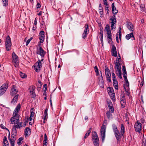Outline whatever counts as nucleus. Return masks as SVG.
Returning <instances> with one entry per match:
<instances>
[{
	"label": "nucleus",
	"mask_w": 146,
	"mask_h": 146,
	"mask_svg": "<svg viewBox=\"0 0 146 146\" xmlns=\"http://www.w3.org/2000/svg\"><path fill=\"white\" fill-rule=\"evenodd\" d=\"M115 66L116 72H121V68L120 64L119 62L116 61L115 62Z\"/></svg>",
	"instance_id": "obj_15"
},
{
	"label": "nucleus",
	"mask_w": 146,
	"mask_h": 146,
	"mask_svg": "<svg viewBox=\"0 0 146 146\" xmlns=\"http://www.w3.org/2000/svg\"><path fill=\"white\" fill-rule=\"evenodd\" d=\"M19 95L17 94L13 98L11 102V103L13 104H14L15 103H16L17 100L18 98V97Z\"/></svg>",
	"instance_id": "obj_25"
},
{
	"label": "nucleus",
	"mask_w": 146,
	"mask_h": 146,
	"mask_svg": "<svg viewBox=\"0 0 146 146\" xmlns=\"http://www.w3.org/2000/svg\"><path fill=\"white\" fill-rule=\"evenodd\" d=\"M42 67V64L40 60H39L35 63L34 66L35 70L36 72H37L40 70Z\"/></svg>",
	"instance_id": "obj_11"
},
{
	"label": "nucleus",
	"mask_w": 146,
	"mask_h": 146,
	"mask_svg": "<svg viewBox=\"0 0 146 146\" xmlns=\"http://www.w3.org/2000/svg\"><path fill=\"white\" fill-rule=\"evenodd\" d=\"M110 23L111 24V27L112 30L114 31L116 26V17L114 15L110 17Z\"/></svg>",
	"instance_id": "obj_2"
},
{
	"label": "nucleus",
	"mask_w": 146,
	"mask_h": 146,
	"mask_svg": "<svg viewBox=\"0 0 146 146\" xmlns=\"http://www.w3.org/2000/svg\"><path fill=\"white\" fill-rule=\"evenodd\" d=\"M94 70L95 72L96 73V75L98 76L99 74L98 70V67L97 66H95L94 67Z\"/></svg>",
	"instance_id": "obj_47"
},
{
	"label": "nucleus",
	"mask_w": 146,
	"mask_h": 146,
	"mask_svg": "<svg viewBox=\"0 0 146 146\" xmlns=\"http://www.w3.org/2000/svg\"><path fill=\"white\" fill-rule=\"evenodd\" d=\"M125 132V128L124 125L123 124H121V127L120 129V133L121 135L123 136V134Z\"/></svg>",
	"instance_id": "obj_24"
},
{
	"label": "nucleus",
	"mask_w": 146,
	"mask_h": 146,
	"mask_svg": "<svg viewBox=\"0 0 146 146\" xmlns=\"http://www.w3.org/2000/svg\"><path fill=\"white\" fill-rule=\"evenodd\" d=\"M31 129L29 127H27L25 130V136H27V135L30 133L31 132Z\"/></svg>",
	"instance_id": "obj_28"
},
{
	"label": "nucleus",
	"mask_w": 146,
	"mask_h": 146,
	"mask_svg": "<svg viewBox=\"0 0 146 146\" xmlns=\"http://www.w3.org/2000/svg\"><path fill=\"white\" fill-rule=\"evenodd\" d=\"M107 92L111 99L113 101H115V95L113 88L110 87H108L107 88Z\"/></svg>",
	"instance_id": "obj_4"
},
{
	"label": "nucleus",
	"mask_w": 146,
	"mask_h": 146,
	"mask_svg": "<svg viewBox=\"0 0 146 146\" xmlns=\"http://www.w3.org/2000/svg\"><path fill=\"white\" fill-rule=\"evenodd\" d=\"M91 128H90L89 130H88L86 134H85L84 137V139H86L87 137L89 135L90 133L91 132Z\"/></svg>",
	"instance_id": "obj_30"
},
{
	"label": "nucleus",
	"mask_w": 146,
	"mask_h": 146,
	"mask_svg": "<svg viewBox=\"0 0 146 146\" xmlns=\"http://www.w3.org/2000/svg\"><path fill=\"white\" fill-rule=\"evenodd\" d=\"M106 128V125H103L102 126L100 130L102 141L103 142L104 141L105 137Z\"/></svg>",
	"instance_id": "obj_9"
},
{
	"label": "nucleus",
	"mask_w": 146,
	"mask_h": 146,
	"mask_svg": "<svg viewBox=\"0 0 146 146\" xmlns=\"http://www.w3.org/2000/svg\"><path fill=\"white\" fill-rule=\"evenodd\" d=\"M35 87L34 86H30L29 88L31 96L32 98H35L36 96L35 93Z\"/></svg>",
	"instance_id": "obj_8"
},
{
	"label": "nucleus",
	"mask_w": 146,
	"mask_h": 146,
	"mask_svg": "<svg viewBox=\"0 0 146 146\" xmlns=\"http://www.w3.org/2000/svg\"><path fill=\"white\" fill-rule=\"evenodd\" d=\"M108 81L109 82H111V76L109 77H106Z\"/></svg>",
	"instance_id": "obj_57"
},
{
	"label": "nucleus",
	"mask_w": 146,
	"mask_h": 146,
	"mask_svg": "<svg viewBox=\"0 0 146 146\" xmlns=\"http://www.w3.org/2000/svg\"><path fill=\"white\" fill-rule=\"evenodd\" d=\"M12 58L13 59V62L16 64H17L18 63V58L17 56L14 52L12 54Z\"/></svg>",
	"instance_id": "obj_17"
},
{
	"label": "nucleus",
	"mask_w": 146,
	"mask_h": 146,
	"mask_svg": "<svg viewBox=\"0 0 146 146\" xmlns=\"http://www.w3.org/2000/svg\"><path fill=\"white\" fill-rule=\"evenodd\" d=\"M3 144H9L7 140V138L6 136H4L3 137Z\"/></svg>",
	"instance_id": "obj_41"
},
{
	"label": "nucleus",
	"mask_w": 146,
	"mask_h": 146,
	"mask_svg": "<svg viewBox=\"0 0 146 146\" xmlns=\"http://www.w3.org/2000/svg\"><path fill=\"white\" fill-rule=\"evenodd\" d=\"M116 74H117V75L118 76L119 78H120L121 79L122 78V77L121 76V72H116Z\"/></svg>",
	"instance_id": "obj_44"
},
{
	"label": "nucleus",
	"mask_w": 146,
	"mask_h": 146,
	"mask_svg": "<svg viewBox=\"0 0 146 146\" xmlns=\"http://www.w3.org/2000/svg\"><path fill=\"white\" fill-rule=\"evenodd\" d=\"M105 9L106 10V11L107 12V13H108V11L109 10V7H108V5L107 6H106V8H105Z\"/></svg>",
	"instance_id": "obj_58"
},
{
	"label": "nucleus",
	"mask_w": 146,
	"mask_h": 146,
	"mask_svg": "<svg viewBox=\"0 0 146 146\" xmlns=\"http://www.w3.org/2000/svg\"><path fill=\"white\" fill-rule=\"evenodd\" d=\"M124 89H129V85L128 81H125V84L124 85Z\"/></svg>",
	"instance_id": "obj_33"
},
{
	"label": "nucleus",
	"mask_w": 146,
	"mask_h": 146,
	"mask_svg": "<svg viewBox=\"0 0 146 146\" xmlns=\"http://www.w3.org/2000/svg\"><path fill=\"white\" fill-rule=\"evenodd\" d=\"M32 38H33L32 37H31L29 39L27 40V41L26 42V45L27 46L28 45V44H29V43L32 40Z\"/></svg>",
	"instance_id": "obj_51"
},
{
	"label": "nucleus",
	"mask_w": 146,
	"mask_h": 146,
	"mask_svg": "<svg viewBox=\"0 0 146 146\" xmlns=\"http://www.w3.org/2000/svg\"><path fill=\"white\" fill-rule=\"evenodd\" d=\"M105 72L106 77H109L111 76L109 69L106 66H105Z\"/></svg>",
	"instance_id": "obj_23"
},
{
	"label": "nucleus",
	"mask_w": 146,
	"mask_h": 146,
	"mask_svg": "<svg viewBox=\"0 0 146 146\" xmlns=\"http://www.w3.org/2000/svg\"><path fill=\"white\" fill-rule=\"evenodd\" d=\"M20 74L21 77L23 78H25L27 77V75L26 74L21 72H20Z\"/></svg>",
	"instance_id": "obj_39"
},
{
	"label": "nucleus",
	"mask_w": 146,
	"mask_h": 146,
	"mask_svg": "<svg viewBox=\"0 0 146 146\" xmlns=\"http://www.w3.org/2000/svg\"><path fill=\"white\" fill-rule=\"evenodd\" d=\"M125 38L127 40H129L131 38L132 40H134L135 39L133 32H131V33L127 34L125 36Z\"/></svg>",
	"instance_id": "obj_19"
},
{
	"label": "nucleus",
	"mask_w": 146,
	"mask_h": 146,
	"mask_svg": "<svg viewBox=\"0 0 146 146\" xmlns=\"http://www.w3.org/2000/svg\"><path fill=\"white\" fill-rule=\"evenodd\" d=\"M89 29L88 24H86L85 26V29L82 35V38L85 39L89 33Z\"/></svg>",
	"instance_id": "obj_12"
},
{
	"label": "nucleus",
	"mask_w": 146,
	"mask_h": 146,
	"mask_svg": "<svg viewBox=\"0 0 146 146\" xmlns=\"http://www.w3.org/2000/svg\"><path fill=\"white\" fill-rule=\"evenodd\" d=\"M92 139L93 142L95 146H99V138L97 133L94 131L92 133Z\"/></svg>",
	"instance_id": "obj_3"
},
{
	"label": "nucleus",
	"mask_w": 146,
	"mask_h": 146,
	"mask_svg": "<svg viewBox=\"0 0 146 146\" xmlns=\"http://www.w3.org/2000/svg\"><path fill=\"white\" fill-rule=\"evenodd\" d=\"M16 134L13 133L12 135L11 138H15V137L16 136Z\"/></svg>",
	"instance_id": "obj_62"
},
{
	"label": "nucleus",
	"mask_w": 146,
	"mask_h": 146,
	"mask_svg": "<svg viewBox=\"0 0 146 146\" xmlns=\"http://www.w3.org/2000/svg\"><path fill=\"white\" fill-rule=\"evenodd\" d=\"M134 127L135 131L138 132L140 133L141 130V124L137 121L135 123Z\"/></svg>",
	"instance_id": "obj_13"
},
{
	"label": "nucleus",
	"mask_w": 146,
	"mask_h": 146,
	"mask_svg": "<svg viewBox=\"0 0 146 146\" xmlns=\"http://www.w3.org/2000/svg\"><path fill=\"white\" fill-rule=\"evenodd\" d=\"M100 36H99L100 38V40L102 42L103 41V31L102 29H101L100 30V32L99 33Z\"/></svg>",
	"instance_id": "obj_32"
},
{
	"label": "nucleus",
	"mask_w": 146,
	"mask_h": 146,
	"mask_svg": "<svg viewBox=\"0 0 146 146\" xmlns=\"http://www.w3.org/2000/svg\"><path fill=\"white\" fill-rule=\"evenodd\" d=\"M141 123H144V122H145V120L144 119H143V118H141Z\"/></svg>",
	"instance_id": "obj_63"
},
{
	"label": "nucleus",
	"mask_w": 146,
	"mask_h": 146,
	"mask_svg": "<svg viewBox=\"0 0 146 146\" xmlns=\"http://www.w3.org/2000/svg\"><path fill=\"white\" fill-rule=\"evenodd\" d=\"M121 28H120L119 29V31L118 32V34H117L116 35V40H117V41L118 43H119V40H118V36H119V38L120 40L121 39Z\"/></svg>",
	"instance_id": "obj_20"
},
{
	"label": "nucleus",
	"mask_w": 146,
	"mask_h": 146,
	"mask_svg": "<svg viewBox=\"0 0 146 146\" xmlns=\"http://www.w3.org/2000/svg\"><path fill=\"white\" fill-rule=\"evenodd\" d=\"M16 127L15 125L13 126L12 128V133H15V134H16L17 133V130H16Z\"/></svg>",
	"instance_id": "obj_40"
},
{
	"label": "nucleus",
	"mask_w": 146,
	"mask_h": 146,
	"mask_svg": "<svg viewBox=\"0 0 146 146\" xmlns=\"http://www.w3.org/2000/svg\"><path fill=\"white\" fill-rule=\"evenodd\" d=\"M44 39V37H39L40 42L42 43L43 42Z\"/></svg>",
	"instance_id": "obj_50"
},
{
	"label": "nucleus",
	"mask_w": 146,
	"mask_h": 146,
	"mask_svg": "<svg viewBox=\"0 0 146 146\" xmlns=\"http://www.w3.org/2000/svg\"><path fill=\"white\" fill-rule=\"evenodd\" d=\"M141 10L142 11H144L145 10V6L143 4H141L140 5Z\"/></svg>",
	"instance_id": "obj_37"
},
{
	"label": "nucleus",
	"mask_w": 146,
	"mask_h": 146,
	"mask_svg": "<svg viewBox=\"0 0 146 146\" xmlns=\"http://www.w3.org/2000/svg\"><path fill=\"white\" fill-rule=\"evenodd\" d=\"M43 146H47L48 145L47 141H43Z\"/></svg>",
	"instance_id": "obj_59"
},
{
	"label": "nucleus",
	"mask_w": 146,
	"mask_h": 146,
	"mask_svg": "<svg viewBox=\"0 0 146 146\" xmlns=\"http://www.w3.org/2000/svg\"><path fill=\"white\" fill-rule=\"evenodd\" d=\"M104 2V4L106 6L108 5V1L107 0H103Z\"/></svg>",
	"instance_id": "obj_60"
},
{
	"label": "nucleus",
	"mask_w": 146,
	"mask_h": 146,
	"mask_svg": "<svg viewBox=\"0 0 146 146\" xmlns=\"http://www.w3.org/2000/svg\"><path fill=\"white\" fill-rule=\"evenodd\" d=\"M114 135L118 141H119L121 139V137L122 136V135H121V133L119 132V131L114 134Z\"/></svg>",
	"instance_id": "obj_21"
},
{
	"label": "nucleus",
	"mask_w": 146,
	"mask_h": 146,
	"mask_svg": "<svg viewBox=\"0 0 146 146\" xmlns=\"http://www.w3.org/2000/svg\"><path fill=\"white\" fill-rule=\"evenodd\" d=\"M40 37H44V33L43 31H41L39 33Z\"/></svg>",
	"instance_id": "obj_46"
},
{
	"label": "nucleus",
	"mask_w": 146,
	"mask_h": 146,
	"mask_svg": "<svg viewBox=\"0 0 146 146\" xmlns=\"http://www.w3.org/2000/svg\"><path fill=\"white\" fill-rule=\"evenodd\" d=\"M112 127L114 134L116 133V132H117L119 131L117 127L115 124H113L112 125Z\"/></svg>",
	"instance_id": "obj_27"
},
{
	"label": "nucleus",
	"mask_w": 146,
	"mask_h": 146,
	"mask_svg": "<svg viewBox=\"0 0 146 146\" xmlns=\"http://www.w3.org/2000/svg\"><path fill=\"white\" fill-rule=\"evenodd\" d=\"M48 109V108H46L44 112L43 118L44 121L46 120L48 117L47 111Z\"/></svg>",
	"instance_id": "obj_26"
},
{
	"label": "nucleus",
	"mask_w": 146,
	"mask_h": 146,
	"mask_svg": "<svg viewBox=\"0 0 146 146\" xmlns=\"http://www.w3.org/2000/svg\"><path fill=\"white\" fill-rule=\"evenodd\" d=\"M8 86V84L7 83H5L0 87V96L2 95L5 92Z\"/></svg>",
	"instance_id": "obj_7"
},
{
	"label": "nucleus",
	"mask_w": 146,
	"mask_h": 146,
	"mask_svg": "<svg viewBox=\"0 0 146 146\" xmlns=\"http://www.w3.org/2000/svg\"><path fill=\"white\" fill-rule=\"evenodd\" d=\"M23 140V138L22 137H21L19 138L18 140L17 144L20 145L21 144V141Z\"/></svg>",
	"instance_id": "obj_43"
},
{
	"label": "nucleus",
	"mask_w": 146,
	"mask_h": 146,
	"mask_svg": "<svg viewBox=\"0 0 146 146\" xmlns=\"http://www.w3.org/2000/svg\"><path fill=\"white\" fill-rule=\"evenodd\" d=\"M15 138H11V139H9V142L11 146H14L15 142Z\"/></svg>",
	"instance_id": "obj_31"
},
{
	"label": "nucleus",
	"mask_w": 146,
	"mask_h": 146,
	"mask_svg": "<svg viewBox=\"0 0 146 146\" xmlns=\"http://www.w3.org/2000/svg\"><path fill=\"white\" fill-rule=\"evenodd\" d=\"M21 105L18 104L16 106L14 110L13 114V117L10 119L11 123L13 124H16L18 123L19 121V115L18 113L21 108Z\"/></svg>",
	"instance_id": "obj_1"
},
{
	"label": "nucleus",
	"mask_w": 146,
	"mask_h": 146,
	"mask_svg": "<svg viewBox=\"0 0 146 146\" xmlns=\"http://www.w3.org/2000/svg\"><path fill=\"white\" fill-rule=\"evenodd\" d=\"M18 90H17L16 87L15 86H13L11 89V95L12 96H13L16 95Z\"/></svg>",
	"instance_id": "obj_16"
},
{
	"label": "nucleus",
	"mask_w": 146,
	"mask_h": 146,
	"mask_svg": "<svg viewBox=\"0 0 146 146\" xmlns=\"http://www.w3.org/2000/svg\"><path fill=\"white\" fill-rule=\"evenodd\" d=\"M112 10L113 13L115 15L118 13V10L116 9V7L114 5V3H112L111 5Z\"/></svg>",
	"instance_id": "obj_22"
},
{
	"label": "nucleus",
	"mask_w": 146,
	"mask_h": 146,
	"mask_svg": "<svg viewBox=\"0 0 146 146\" xmlns=\"http://www.w3.org/2000/svg\"><path fill=\"white\" fill-rule=\"evenodd\" d=\"M3 6L6 7L8 5V0H2Z\"/></svg>",
	"instance_id": "obj_36"
},
{
	"label": "nucleus",
	"mask_w": 146,
	"mask_h": 146,
	"mask_svg": "<svg viewBox=\"0 0 146 146\" xmlns=\"http://www.w3.org/2000/svg\"><path fill=\"white\" fill-rule=\"evenodd\" d=\"M113 84L116 90L118 89V82L117 80L113 81Z\"/></svg>",
	"instance_id": "obj_29"
},
{
	"label": "nucleus",
	"mask_w": 146,
	"mask_h": 146,
	"mask_svg": "<svg viewBox=\"0 0 146 146\" xmlns=\"http://www.w3.org/2000/svg\"><path fill=\"white\" fill-rule=\"evenodd\" d=\"M106 115L109 119H110L112 118V114L110 112H107L106 113Z\"/></svg>",
	"instance_id": "obj_34"
},
{
	"label": "nucleus",
	"mask_w": 146,
	"mask_h": 146,
	"mask_svg": "<svg viewBox=\"0 0 146 146\" xmlns=\"http://www.w3.org/2000/svg\"><path fill=\"white\" fill-rule=\"evenodd\" d=\"M122 70L123 72V74H126V75H127L126 68L125 66H124L122 67Z\"/></svg>",
	"instance_id": "obj_49"
},
{
	"label": "nucleus",
	"mask_w": 146,
	"mask_h": 146,
	"mask_svg": "<svg viewBox=\"0 0 146 146\" xmlns=\"http://www.w3.org/2000/svg\"><path fill=\"white\" fill-rule=\"evenodd\" d=\"M45 86H46V84H44L43 86L44 87V88H43V90L44 91V92H45L47 89L46 88V87Z\"/></svg>",
	"instance_id": "obj_61"
},
{
	"label": "nucleus",
	"mask_w": 146,
	"mask_h": 146,
	"mask_svg": "<svg viewBox=\"0 0 146 146\" xmlns=\"http://www.w3.org/2000/svg\"><path fill=\"white\" fill-rule=\"evenodd\" d=\"M43 141H47V138L46 133H45L44 135V138Z\"/></svg>",
	"instance_id": "obj_54"
},
{
	"label": "nucleus",
	"mask_w": 146,
	"mask_h": 146,
	"mask_svg": "<svg viewBox=\"0 0 146 146\" xmlns=\"http://www.w3.org/2000/svg\"><path fill=\"white\" fill-rule=\"evenodd\" d=\"M0 126L1 128L3 129H6L8 130V131H9V130L7 128L5 127L3 124H1L0 125Z\"/></svg>",
	"instance_id": "obj_56"
},
{
	"label": "nucleus",
	"mask_w": 146,
	"mask_h": 146,
	"mask_svg": "<svg viewBox=\"0 0 146 146\" xmlns=\"http://www.w3.org/2000/svg\"><path fill=\"white\" fill-rule=\"evenodd\" d=\"M17 125H14L15 127L18 129L20 128L22 126V122H19L17 124Z\"/></svg>",
	"instance_id": "obj_35"
},
{
	"label": "nucleus",
	"mask_w": 146,
	"mask_h": 146,
	"mask_svg": "<svg viewBox=\"0 0 146 146\" xmlns=\"http://www.w3.org/2000/svg\"><path fill=\"white\" fill-rule=\"evenodd\" d=\"M37 24V21H36V19L35 18L34 21V25H36Z\"/></svg>",
	"instance_id": "obj_64"
},
{
	"label": "nucleus",
	"mask_w": 146,
	"mask_h": 146,
	"mask_svg": "<svg viewBox=\"0 0 146 146\" xmlns=\"http://www.w3.org/2000/svg\"><path fill=\"white\" fill-rule=\"evenodd\" d=\"M125 92L126 94L128 96L130 95V93L129 89H125Z\"/></svg>",
	"instance_id": "obj_45"
},
{
	"label": "nucleus",
	"mask_w": 146,
	"mask_h": 146,
	"mask_svg": "<svg viewBox=\"0 0 146 146\" xmlns=\"http://www.w3.org/2000/svg\"><path fill=\"white\" fill-rule=\"evenodd\" d=\"M109 109V112H111L113 113L114 112V109L113 107L110 106H108Z\"/></svg>",
	"instance_id": "obj_42"
},
{
	"label": "nucleus",
	"mask_w": 146,
	"mask_h": 146,
	"mask_svg": "<svg viewBox=\"0 0 146 146\" xmlns=\"http://www.w3.org/2000/svg\"><path fill=\"white\" fill-rule=\"evenodd\" d=\"M123 74V77L124 79V80L125 81H127L128 80L127 78V75H126V74Z\"/></svg>",
	"instance_id": "obj_53"
},
{
	"label": "nucleus",
	"mask_w": 146,
	"mask_h": 146,
	"mask_svg": "<svg viewBox=\"0 0 146 146\" xmlns=\"http://www.w3.org/2000/svg\"><path fill=\"white\" fill-rule=\"evenodd\" d=\"M41 5L39 3H37L36 7L37 9L41 7Z\"/></svg>",
	"instance_id": "obj_55"
},
{
	"label": "nucleus",
	"mask_w": 146,
	"mask_h": 146,
	"mask_svg": "<svg viewBox=\"0 0 146 146\" xmlns=\"http://www.w3.org/2000/svg\"><path fill=\"white\" fill-rule=\"evenodd\" d=\"M121 104L122 108H123L124 107L125 104V102L123 99L122 100L121 98Z\"/></svg>",
	"instance_id": "obj_38"
},
{
	"label": "nucleus",
	"mask_w": 146,
	"mask_h": 146,
	"mask_svg": "<svg viewBox=\"0 0 146 146\" xmlns=\"http://www.w3.org/2000/svg\"><path fill=\"white\" fill-rule=\"evenodd\" d=\"M11 45V39L9 36H8L6 38L5 41L6 49L7 51H9L10 50Z\"/></svg>",
	"instance_id": "obj_5"
},
{
	"label": "nucleus",
	"mask_w": 146,
	"mask_h": 146,
	"mask_svg": "<svg viewBox=\"0 0 146 146\" xmlns=\"http://www.w3.org/2000/svg\"><path fill=\"white\" fill-rule=\"evenodd\" d=\"M126 27L131 32H133L135 28L132 23L129 22H127Z\"/></svg>",
	"instance_id": "obj_14"
},
{
	"label": "nucleus",
	"mask_w": 146,
	"mask_h": 146,
	"mask_svg": "<svg viewBox=\"0 0 146 146\" xmlns=\"http://www.w3.org/2000/svg\"><path fill=\"white\" fill-rule=\"evenodd\" d=\"M104 31L106 32L108 35V38L109 39L108 41L111 40V35L110 26L107 25L104 29Z\"/></svg>",
	"instance_id": "obj_6"
},
{
	"label": "nucleus",
	"mask_w": 146,
	"mask_h": 146,
	"mask_svg": "<svg viewBox=\"0 0 146 146\" xmlns=\"http://www.w3.org/2000/svg\"><path fill=\"white\" fill-rule=\"evenodd\" d=\"M36 54L40 55L42 58H43L46 54V52L40 46L37 48Z\"/></svg>",
	"instance_id": "obj_10"
},
{
	"label": "nucleus",
	"mask_w": 146,
	"mask_h": 146,
	"mask_svg": "<svg viewBox=\"0 0 146 146\" xmlns=\"http://www.w3.org/2000/svg\"><path fill=\"white\" fill-rule=\"evenodd\" d=\"M33 109V108H32L31 109V114L30 115V117H33L34 116V114H35L34 112L32 111Z\"/></svg>",
	"instance_id": "obj_48"
},
{
	"label": "nucleus",
	"mask_w": 146,
	"mask_h": 146,
	"mask_svg": "<svg viewBox=\"0 0 146 146\" xmlns=\"http://www.w3.org/2000/svg\"><path fill=\"white\" fill-rule=\"evenodd\" d=\"M99 12L100 15H102L103 14L102 8H99Z\"/></svg>",
	"instance_id": "obj_52"
},
{
	"label": "nucleus",
	"mask_w": 146,
	"mask_h": 146,
	"mask_svg": "<svg viewBox=\"0 0 146 146\" xmlns=\"http://www.w3.org/2000/svg\"><path fill=\"white\" fill-rule=\"evenodd\" d=\"M111 52L112 56L116 57L117 56V52L116 48L114 46H112Z\"/></svg>",
	"instance_id": "obj_18"
}]
</instances>
